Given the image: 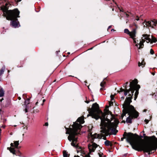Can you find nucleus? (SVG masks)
I'll list each match as a JSON object with an SVG mask.
<instances>
[{
    "instance_id": "40",
    "label": "nucleus",
    "mask_w": 157,
    "mask_h": 157,
    "mask_svg": "<svg viewBox=\"0 0 157 157\" xmlns=\"http://www.w3.org/2000/svg\"><path fill=\"white\" fill-rule=\"evenodd\" d=\"M104 90V89L103 88H101L100 89V90Z\"/></svg>"
},
{
    "instance_id": "22",
    "label": "nucleus",
    "mask_w": 157,
    "mask_h": 157,
    "mask_svg": "<svg viewBox=\"0 0 157 157\" xmlns=\"http://www.w3.org/2000/svg\"><path fill=\"white\" fill-rule=\"evenodd\" d=\"M63 156L64 157H68L66 151L63 152Z\"/></svg>"
},
{
    "instance_id": "9",
    "label": "nucleus",
    "mask_w": 157,
    "mask_h": 157,
    "mask_svg": "<svg viewBox=\"0 0 157 157\" xmlns=\"http://www.w3.org/2000/svg\"><path fill=\"white\" fill-rule=\"evenodd\" d=\"M137 27L133 29L131 32H130L129 36L130 37L132 38L133 39L136 37V34L137 33Z\"/></svg>"
},
{
    "instance_id": "42",
    "label": "nucleus",
    "mask_w": 157,
    "mask_h": 157,
    "mask_svg": "<svg viewBox=\"0 0 157 157\" xmlns=\"http://www.w3.org/2000/svg\"><path fill=\"white\" fill-rule=\"evenodd\" d=\"M128 83V82H127L126 83H125V85H127Z\"/></svg>"
},
{
    "instance_id": "2",
    "label": "nucleus",
    "mask_w": 157,
    "mask_h": 157,
    "mask_svg": "<svg viewBox=\"0 0 157 157\" xmlns=\"http://www.w3.org/2000/svg\"><path fill=\"white\" fill-rule=\"evenodd\" d=\"M123 137L121 139L123 141L124 139L130 143L132 148L138 151H143L150 154L152 151H155L157 147V138L155 136L148 137V142L146 144L143 143L142 140L140 139L136 134H133L129 132H125Z\"/></svg>"
},
{
    "instance_id": "4",
    "label": "nucleus",
    "mask_w": 157,
    "mask_h": 157,
    "mask_svg": "<svg viewBox=\"0 0 157 157\" xmlns=\"http://www.w3.org/2000/svg\"><path fill=\"white\" fill-rule=\"evenodd\" d=\"M3 4L1 6V10L3 12V16L8 20H13L19 17L20 12L17 9L8 10L10 4L6 0H2Z\"/></svg>"
},
{
    "instance_id": "54",
    "label": "nucleus",
    "mask_w": 157,
    "mask_h": 157,
    "mask_svg": "<svg viewBox=\"0 0 157 157\" xmlns=\"http://www.w3.org/2000/svg\"><path fill=\"white\" fill-rule=\"evenodd\" d=\"M1 129H0V133H1Z\"/></svg>"
},
{
    "instance_id": "43",
    "label": "nucleus",
    "mask_w": 157,
    "mask_h": 157,
    "mask_svg": "<svg viewBox=\"0 0 157 157\" xmlns=\"http://www.w3.org/2000/svg\"><path fill=\"white\" fill-rule=\"evenodd\" d=\"M74 157H80L79 156H75Z\"/></svg>"
},
{
    "instance_id": "47",
    "label": "nucleus",
    "mask_w": 157,
    "mask_h": 157,
    "mask_svg": "<svg viewBox=\"0 0 157 157\" xmlns=\"http://www.w3.org/2000/svg\"><path fill=\"white\" fill-rule=\"evenodd\" d=\"M3 98H2V99L0 100V101H2V100H3Z\"/></svg>"
},
{
    "instance_id": "18",
    "label": "nucleus",
    "mask_w": 157,
    "mask_h": 157,
    "mask_svg": "<svg viewBox=\"0 0 157 157\" xmlns=\"http://www.w3.org/2000/svg\"><path fill=\"white\" fill-rule=\"evenodd\" d=\"M128 93L129 94H131V90H130V88L128 90H125V91H124V95L125 96H126L127 94Z\"/></svg>"
},
{
    "instance_id": "1",
    "label": "nucleus",
    "mask_w": 157,
    "mask_h": 157,
    "mask_svg": "<svg viewBox=\"0 0 157 157\" xmlns=\"http://www.w3.org/2000/svg\"><path fill=\"white\" fill-rule=\"evenodd\" d=\"M107 108L104 110L105 113H103L99 109V106L96 103L93 104L91 108L89 109L88 110L89 114L87 115L88 117L89 116H91L93 118L98 120L100 118L101 120L100 124L101 135L95 133L92 135L91 133H89L88 136H90L91 138V142L92 144L88 145L89 152L87 154L84 153L80 154V155L83 157H90V154H91L92 152H94L96 148L98 147V145L94 142V139L97 138L101 139L102 137H104L105 136H107L109 135H115L118 132V130L116 129L117 124H118L119 121L115 119L114 121L111 122L110 120L108 119L107 117H105L106 114H109L110 113Z\"/></svg>"
},
{
    "instance_id": "39",
    "label": "nucleus",
    "mask_w": 157,
    "mask_h": 157,
    "mask_svg": "<svg viewBox=\"0 0 157 157\" xmlns=\"http://www.w3.org/2000/svg\"><path fill=\"white\" fill-rule=\"evenodd\" d=\"M85 102L87 103H88L89 102V101H86Z\"/></svg>"
},
{
    "instance_id": "13",
    "label": "nucleus",
    "mask_w": 157,
    "mask_h": 157,
    "mask_svg": "<svg viewBox=\"0 0 157 157\" xmlns=\"http://www.w3.org/2000/svg\"><path fill=\"white\" fill-rule=\"evenodd\" d=\"M142 36L144 38H143V39H144V40H145L147 43H149L151 41V39L149 38V36H150L149 35H148L146 34H143Z\"/></svg>"
},
{
    "instance_id": "12",
    "label": "nucleus",
    "mask_w": 157,
    "mask_h": 157,
    "mask_svg": "<svg viewBox=\"0 0 157 157\" xmlns=\"http://www.w3.org/2000/svg\"><path fill=\"white\" fill-rule=\"evenodd\" d=\"M11 22V23L12 26L16 28L18 27V23L19 22L18 21L17 19L16 18V19L13 20Z\"/></svg>"
},
{
    "instance_id": "20",
    "label": "nucleus",
    "mask_w": 157,
    "mask_h": 157,
    "mask_svg": "<svg viewBox=\"0 0 157 157\" xmlns=\"http://www.w3.org/2000/svg\"><path fill=\"white\" fill-rule=\"evenodd\" d=\"M104 80V79L100 83V86L102 88L105 87V86L106 83Z\"/></svg>"
},
{
    "instance_id": "45",
    "label": "nucleus",
    "mask_w": 157,
    "mask_h": 157,
    "mask_svg": "<svg viewBox=\"0 0 157 157\" xmlns=\"http://www.w3.org/2000/svg\"><path fill=\"white\" fill-rule=\"evenodd\" d=\"M147 111V110L146 109H144V112H146Z\"/></svg>"
},
{
    "instance_id": "36",
    "label": "nucleus",
    "mask_w": 157,
    "mask_h": 157,
    "mask_svg": "<svg viewBox=\"0 0 157 157\" xmlns=\"http://www.w3.org/2000/svg\"><path fill=\"white\" fill-rule=\"evenodd\" d=\"M2 75H0V81H1L2 79Z\"/></svg>"
},
{
    "instance_id": "16",
    "label": "nucleus",
    "mask_w": 157,
    "mask_h": 157,
    "mask_svg": "<svg viewBox=\"0 0 157 157\" xmlns=\"http://www.w3.org/2000/svg\"><path fill=\"white\" fill-rule=\"evenodd\" d=\"M5 66L4 65L0 70V75H2L4 73L5 70Z\"/></svg>"
},
{
    "instance_id": "23",
    "label": "nucleus",
    "mask_w": 157,
    "mask_h": 157,
    "mask_svg": "<svg viewBox=\"0 0 157 157\" xmlns=\"http://www.w3.org/2000/svg\"><path fill=\"white\" fill-rule=\"evenodd\" d=\"M29 99H28L27 100L25 101V103L26 104H29Z\"/></svg>"
},
{
    "instance_id": "14",
    "label": "nucleus",
    "mask_w": 157,
    "mask_h": 157,
    "mask_svg": "<svg viewBox=\"0 0 157 157\" xmlns=\"http://www.w3.org/2000/svg\"><path fill=\"white\" fill-rule=\"evenodd\" d=\"M105 144L107 146H110V147H112V144L111 142L109 140H106L104 142Z\"/></svg>"
},
{
    "instance_id": "29",
    "label": "nucleus",
    "mask_w": 157,
    "mask_h": 157,
    "mask_svg": "<svg viewBox=\"0 0 157 157\" xmlns=\"http://www.w3.org/2000/svg\"><path fill=\"white\" fill-rule=\"evenodd\" d=\"M146 124H147L149 122V121L145 119L144 121Z\"/></svg>"
},
{
    "instance_id": "17",
    "label": "nucleus",
    "mask_w": 157,
    "mask_h": 157,
    "mask_svg": "<svg viewBox=\"0 0 157 157\" xmlns=\"http://www.w3.org/2000/svg\"><path fill=\"white\" fill-rule=\"evenodd\" d=\"M4 94V91L2 90V89L0 87V97H3Z\"/></svg>"
},
{
    "instance_id": "55",
    "label": "nucleus",
    "mask_w": 157,
    "mask_h": 157,
    "mask_svg": "<svg viewBox=\"0 0 157 157\" xmlns=\"http://www.w3.org/2000/svg\"><path fill=\"white\" fill-rule=\"evenodd\" d=\"M24 134H23V135H22L23 136H24Z\"/></svg>"
},
{
    "instance_id": "24",
    "label": "nucleus",
    "mask_w": 157,
    "mask_h": 157,
    "mask_svg": "<svg viewBox=\"0 0 157 157\" xmlns=\"http://www.w3.org/2000/svg\"><path fill=\"white\" fill-rule=\"evenodd\" d=\"M98 154L100 157H102V155H103V153L101 152L98 153Z\"/></svg>"
},
{
    "instance_id": "53",
    "label": "nucleus",
    "mask_w": 157,
    "mask_h": 157,
    "mask_svg": "<svg viewBox=\"0 0 157 157\" xmlns=\"http://www.w3.org/2000/svg\"><path fill=\"white\" fill-rule=\"evenodd\" d=\"M112 10H113H113H114V9H113H113H112Z\"/></svg>"
},
{
    "instance_id": "33",
    "label": "nucleus",
    "mask_w": 157,
    "mask_h": 157,
    "mask_svg": "<svg viewBox=\"0 0 157 157\" xmlns=\"http://www.w3.org/2000/svg\"><path fill=\"white\" fill-rule=\"evenodd\" d=\"M111 27V26H109L108 27V29H107V30H108H108H109V29Z\"/></svg>"
},
{
    "instance_id": "35",
    "label": "nucleus",
    "mask_w": 157,
    "mask_h": 157,
    "mask_svg": "<svg viewBox=\"0 0 157 157\" xmlns=\"http://www.w3.org/2000/svg\"><path fill=\"white\" fill-rule=\"evenodd\" d=\"M38 101H39V100H38V101L37 102H36V105H37V104H38Z\"/></svg>"
},
{
    "instance_id": "26",
    "label": "nucleus",
    "mask_w": 157,
    "mask_h": 157,
    "mask_svg": "<svg viewBox=\"0 0 157 157\" xmlns=\"http://www.w3.org/2000/svg\"><path fill=\"white\" fill-rule=\"evenodd\" d=\"M150 53L152 55L154 53V51L153 50L151 49L150 51Z\"/></svg>"
},
{
    "instance_id": "44",
    "label": "nucleus",
    "mask_w": 157,
    "mask_h": 157,
    "mask_svg": "<svg viewBox=\"0 0 157 157\" xmlns=\"http://www.w3.org/2000/svg\"><path fill=\"white\" fill-rule=\"evenodd\" d=\"M111 31H114V30L113 29H111Z\"/></svg>"
},
{
    "instance_id": "49",
    "label": "nucleus",
    "mask_w": 157,
    "mask_h": 157,
    "mask_svg": "<svg viewBox=\"0 0 157 157\" xmlns=\"http://www.w3.org/2000/svg\"><path fill=\"white\" fill-rule=\"evenodd\" d=\"M8 73H9L10 72V70H8Z\"/></svg>"
},
{
    "instance_id": "3",
    "label": "nucleus",
    "mask_w": 157,
    "mask_h": 157,
    "mask_svg": "<svg viewBox=\"0 0 157 157\" xmlns=\"http://www.w3.org/2000/svg\"><path fill=\"white\" fill-rule=\"evenodd\" d=\"M84 122L83 117H82L78 118L77 121L74 123L72 126V128L70 127L68 128L65 127L66 130V134L69 135L68 137V139L70 141L72 140L71 144L73 146L76 147L78 153H84V149L78 146L76 144L77 138L76 137L78 133V131L82 128L81 124L83 123Z\"/></svg>"
},
{
    "instance_id": "37",
    "label": "nucleus",
    "mask_w": 157,
    "mask_h": 157,
    "mask_svg": "<svg viewBox=\"0 0 157 157\" xmlns=\"http://www.w3.org/2000/svg\"><path fill=\"white\" fill-rule=\"evenodd\" d=\"M16 1L19 2L21 1V0H15Z\"/></svg>"
},
{
    "instance_id": "48",
    "label": "nucleus",
    "mask_w": 157,
    "mask_h": 157,
    "mask_svg": "<svg viewBox=\"0 0 157 157\" xmlns=\"http://www.w3.org/2000/svg\"><path fill=\"white\" fill-rule=\"evenodd\" d=\"M136 20H137V21H138L139 20V18H138V19H136Z\"/></svg>"
},
{
    "instance_id": "10",
    "label": "nucleus",
    "mask_w": 157,
    "mask_h": 157,
    "mask_svg": "<svg viewBox=\"0 0 157 157\" xmlns=\"http://www.w3.org/2000/svg\"><path fill=\"white\" fill-rule=\"evenodd\" d=\"M145 40L143 39V37L142 38L141 40H140L139 43L137 44H136V46L139 49H140L142 48L144 46V43L145 42Z\"/></svg>"
},
{
    "instance_id": "8",
    "label": "nucleus",
    "mask_w": 157,
    "mask_h": 157,
    "mask_svg": "<svg viewBox=\"0 0 157 157\" xmlns=\"http://www.w3.org/2000/svg\"><path fill=\"white\" fill-rule=\"evenodd\" d=\"M157 24V20L154 19L152 21H145L143 23V25L147 27H151L153 28L154 26H156Z\"/></svg>"
},
{
    "instance_id": "27",
    "label": "nucleus",
    "mask_w": 157,
    "mask_h": 157,
    "mask_svg": "<svg viewBox=\"0 0 157 157\" xmlns=\"http://www.w3.org/2000/svg\"><path fill=\"white\" fill-rule=\"evenodd\" d=\"M133 40V42L135 44H136L137 42H136V39L135 38H133V39H132Z\"/></svg>"
},
{
    "instance_id": "25",
    "label": "nucleus",
    "mask_w": 157,
    "mask_h": 157,
    "mask_svg": "<svg viewBox=\"0 0 157 157\" xmlns=\"http://www.w3.org/2000/svg\"><path fill=\"white\" fill-rule=\"evenodd\" d=\"M114 95H111L110 96V97L111 98V101H112L114 100Z\"/></svg>"
},
{
    "instance_id": "5",
    "label": "nucleus",
    "mask_w": 157,
    "mask_h": 157,
    "mask_svg": "<svg viewBox=\"0 0 157 157\" xmlns=\"http://www.w3.org/2000/svg\"><path fill=\"white\" fill-rule=\"evenodd\" d=\"M137 83V80H134L130 82V90H131V94H128L129 97L126 98L124 104L123 105V107L124 108V110H127L131 106L134 109H135L134 107L132 105H130V103L132 102V98L133 95V94L135 91V85Z\"/></svg>"
},
{
    "instance_id": "19",
    "label": "nucleus",
    "mask_w": 157,
    "mask_h": 157,
    "mask_svg": "<svg viewBox=\"0 0 157 157\" xmlns=\"http://www.w3.org/2000/svg\"><path fill=\"white\" fill-rule=\"evenodd\" d=\"M152 38L151 39V41L150 42L151 43H155L156 42H157V40L155 37L151 36Z\"/></svg>"
},
{
    "instance_id": "32",
    "label": "nucleus",
    "mask_w": 157,
    "mask_h": 157,
    "mask_svg": "<svg viewBox=\"0 0 157 157\" xmlns=\"http://www.w3.org/2000/svg\"><path fill=\"white\" fill-rule=\"evenodd\" d=\"M44 125L45 126H47L48 125V123L47 122H46L45 123V124Z\"/></svg>"
},
{
    "instance_id": "51",
    "label": "nucleus",
    "mask_w": 157,
    "mask_h": 157,
    "mask_svg": "<svg viewBox=\"0 0 157 157\" xmlns=\"http://www.w3.org/2000/svg\"><path fill=\"white\" fill-rule=\"evenodd\" d=\"M121 98H123V99H124V97H122Z\"/></svg>"
},
{
    "instance_id": "28",
    "label": "nucleus",
    "mask_w": 157,
    "mask_h": 157,
    "mask_svg": "<svg viewBox=\"0 0 157 157\" xmlns=\"http://www.w3.org/2000/svg\"><path fill=\"white\" fill-rule=\"evenodd\" d=\"M113 102L111 101L109 102V106H111L113 105Z\"/></svg>"
},
{
    "instance_id": "41",
    "label": "nucleus",
    "mask_w": 157,
    "mask_h": 157,
    "mask_svg": "<svg viewBox=\"0 0 157 157\" xmlns=\"http://www.w3.org/2000/svg\"><path fill=\"white\" fill-rule=\"evenodd\" d=\"M18 99H19V100H20L21 99V97H19L18 98Z\"/></svg>"
},
{
    "instance_id": "52",
    "label": "nucleus",
    "mask_w": 157,
    "mask_h": 157,
    "mask_svg": "<svg viewBox=\"0 0 157 157\" xmlns=\"http://www.w3.org/2000/svg\"><path fill=\"white\" fill-rule=\"evenodd\" d=\"M152 75H155V74H154V73H152Z\"/></svg>"
},
{
    "instance_id": "46",
    "label": "nucleus",
    "mask_w": 157,
    "mask_h": 157,
    "mask_svg": "<svg viewBox=\"0 0 157 157\" xmlns=\"http://www.w3.org/2000/svg\"><path fill=\"white\" fill-rule=\"evenodd\" d=\"M106 139V137H104V138H103V139H104V140H105Z\"/></svg>"
},
{
    "instance_id": "6",
    "label": "nucleus",
    "mask_w": 157,
    "mask_h": 157,
    "mask_svg": "<svg viewBox=\"0 0 157 157\" xmlns=\"http://www.w3.org/2000/svg\"><path fill=\"white\" fill-rule=\"evenodd\" d=\"M126 113H128V115H129L126 120V122L127 123H132V119L137 118L139 116V113L135 109H134L132 106L131 108L130 107L128 110L123 111V113L121 117L122 119H123V117Z\"/></svg>"
},
{
    "instance_id": "11",
    "label": "nucleus",
    "mask_w": 157,
    "mask_h": 157,
    "mask_svg": "<svg viewBox=\"0 0 157 157\" xmlns=\"http://www.w3.org/2000/svg\"><path fill=\"white\" fill-rule=\"evenodd\" d=\"M138 83V81H137V83H136V84L135 85V86L136 87H135V90H136V92L135 94V97H134V100H136V99L137 98V96L139 94V92L138 90L140 88V86L139 85H137V84Z\"/></svg>"
},
{
    "instance_id": "56",
    "label": "nucleus",
    "mask_w": 157,
    "mask_h": 157,
    "mask_svg": "<svg viewBox=\"0 0 157 157\" xmlns=\"http://www.w3.org/2000/svg\"><path fill=\"white\" fill-rule=\"evenodd\" d=\"M113 2H114V0H112Z\"/></svg>"
},
{
    "instance_id": "30",
    "label": "nucleus",
    "mask_w": 157,
    "mask_h": 157,
    "mask_svg": "<svg viewBox=\"0 0 157 157\" xmlns=\"http://www.w3.org/2000/svg\"><path fill=\"white\" fill-rule=\"evenodd\" d=\"M120 91L121 92H123V91H125V90H124V89L122 88L120 89Z\"/></svg>"
},
{
    "instance_id": "34",
    "label": "nucleus",
    "mask_w": 157,
    "mask_h": 157,
    "mask_svg": "<svg viewBox=\"0 0 157 157\" xmlns=\"http://www.w3.org/2000/svg\"><path fill=\"white\" fill-rule=\"evenodd\" d=\"M125 14H126V16L127 17H129V15L128 14H127V13H126Z\"/></svg>"
},
{
    "instance_id": "38",
    "label": "nucleus",
    "mask_w": 157,
    "mask_h": 157,
    "mask_svg": "<svg viewBox=\"0 0 157 157\" xmlns=\"http://www.w3.org/2000/svg\"><path fill=\"white\" fill-rule=\"evenodd\" d=\"M126 85L125 84L124 85V87H125V88H126Z\"/></svg>"
},
{
    "instance_id": "21",
    "label": "nucleus",
    "mask_w": 157,
    "mask_h": 157,
    "mask_svg": "<svg viewBox=\"0 0 157 157\" xmlns=\"http://www.w3.org/2000/svg\"><path fill=\"white\" fill-rule=\"evenodd\" d=\"M124 33L129 35L130 34V32L128 29H126L124 30Z\"/></svg>"
},
{
    "instance_id": "31",
    "label": "nucleus",
    "mask_w": 157,
    "mask_h": 157,
    "mask_svg": "<svg viewBox=\"0 0 157 157\" xmlns=\"http://www.w3.org/2000/svg\"><path fill=\"white\" fill-rule=\"evenodd\" d=\"M45 99H43L42 100V103L41 104V105H43V103L45 101Z\"/></svg>"
},
{
    "instance_id": "15",
    "label": "nucleus",
    "mask_w": 157,
    "mask_h": 157,
    "mask_svg": "<svg viewBox=\"0 0 157 157\" xmlns=\"http://www.w3.org/2000/svg\"><path fill=\"white\" fill-rule=\"evenodd\" d=\"M145 62L144 61V60H143L141 61V63H140V62L138 63V66L139 67L140 66H142V67H143L144 66L145 64Z\"/></svg>"
},
{
    "instance_id": "50",
    "label": "nucleus",
    "mask_w": 157,
    "mask_h": 157,
    "mask_svg": "<svg viewBox=\"0 0 157 157\" xmlns=\"http://www.w3.org/2000/svg\"><path fill=\"white\" fill-rule=\"evenodd\" d=\"M41 99H40V100L39 101V102H40V101H41Z\"/></svg>"
},
{
    "instance_id": "7",
    "label": "nucleus",
    "mask_w": 157,
    "mask_h": 157,
    "mask_svg": "<svg viewBox=\"0 0 157 157\" xmlns=\"http://www.w3.org/2000/svg\"><path fill=\"white\" fill-rule=\"evenodd\" d=\"M19 144V141H14V144L13 143H11L10 144L11 147H8L7 149L13 154L18 155L17 154V152H16V150L15 149V148H13V147H14L15 148H17Z\"/></svg>"
}]
</instances>
